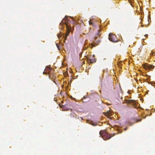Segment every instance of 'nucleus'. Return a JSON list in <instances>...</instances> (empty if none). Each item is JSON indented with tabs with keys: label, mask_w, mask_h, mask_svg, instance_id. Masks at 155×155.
<instances>
[{
	"label": "nucleus",
	"mask_w": 155,
	"mask_h": 155,
	"mask_svg": "<svg viewBox=\"0 0 155 155\" xmlns=\"http://www.w3.org/2000/svg\"><path fill=\"white\" fill-rule=\"evenodd\" d=\"M68 20V17L67 16H65L64 18L61 21V23H60V26L61 25V26L63 24H65L67 28V32L66 34H65V37L64 40L66 39V38L67 37V36L69 35L70 31L71 29V27L68 26V25L67 24L66 22V21Z\"/></svg>",
	"instance_id": "f257e3e1"
},
{
	"label": "nucleus",
	"mask_w": 155,
	"mask_h": 155,
	"mask_svg": "<svg viewBox=\"0 0 155 155\" xmlns=\"http://www.w3.org/2000/svg\"><path fill=\"white\" fill-rule=\"evenodd\" d=\"M99 134L101 137L105 140L109 139L113 136L107 134L105 130H101L100 131Z\"/></svg>",
	"instance_id": "f03ea898"
},
{
	"label": "nucleus",
	"mask_w": 155,
	"mask_h": 155,
	"mask_svg": "<svg viewBox=\"0 0 155 155\" xmlns=\"http://www.w3.org/2000/svg\"><path fill=\"white\" fill-rule=\"evenodd\" d=\"M49 78L51 79L52 81L54 80L56 78V76L54 74H53L54 71L49 66Z\"/></svg>",
	"instance_id": "7ed1b4c3"
},
{
	"label": "nucleus",
	"mask_w": 155,
	"mask_h": 155,
	"mask_svg": "<svg viewBox=\"0 0 155 155\" xmlns=\"http://www.w3.org/2000/svg\"><path fill=\"white\" fill-rule=\"evenodd\" d=\"M109 39L113 42H117L118 40L116 38V36L113 34H109Z\"/></svg>",
	"instance_id": "20e7f679"
},
{
	"label": "nucleus",
	"mask_w": 155,
	"mask_h": 155,
	"mask_svg": "<svg viewBox=\"0 0 155 155\" xmlns=\"http://www.w3.org/2000/svg\"><path fill=\"white\" fill-rule=\"evenodd\" d=\"M94 55H93V56L91 57L89 59H87L88 62L90 63H95L96 61V58H94Z\"/></svg>",
	"instance_id": "39448f33"
},
{
	"label": "nucleus",
	"mask_w": 155,
	"mask_h": 155,
	"mask_svg": "<svg viewBox=\"0 0 155 155\" xmlns=\"http://www.w3.org/2000/svg\"><path fill=\"white\" fill-rule=\"evenodd\" d=\"M143 68L147 70L151 69H154V66L152 65L148 64L144 66Z\"/></svg>",
	"instance_id": "423d86ee"
},
{
	"label": "nucleus",
	"mask_w": 155,
	"mask_h": 155,
	"mask_svg": "<svg viewBox=\"0 0 155 155\" xmlns=\"http://www.w3.org/2000/svg\"><path fill=\"white\" fill-rule=\"evenodd\" d=\"M116 97L117 99L119 101H120L122 99V97H121L120 98L119 97V95L118 94L117 95Z\"/></svg>",
	"instance_id": "0eeeda50"
},
{
	"label": "nucleus",
	"mask_w": 155,
	"mask_h": 155,
	"mask_svg": "<svg viewBox=\"0 0 155 155\" xmlns=\"http://www.w3.org/2000/svg\"><path fill=\"white\" fill-rule=\"evenodd\" d=\"M48 69V67H47V68H46L45 70V71L44 72H43V74H48V71H47V69Z\"/></svg>",
	"instance_id": "6e6552de"
},
{
	"label": "nucleus",
	"mask_w": 155,
	"mask_h": 155,
	"mask_svg": "<svg viewBox=\"0 0 155 155\" xmlns=\"http://www.w3.org/2000/svg\"><path fill=\"white\" fill-rule=\"evenodd\" d=\"M86 98H88V97H84L83 98H82V101H83V102H87V101H86L85 100V99Z\"/></svg>",
	"instance_id": "1a4fd4ad"
},
{
	"label": "nucleus",
	"mask_w": 155,
	"mask_h": 155,
	"mask_svg": "<svg viewBox=\"0 0 155 155\" xmlns=\"http://www.w3.org/2000/svg\"><path fill=\"white\" fill-rule=\"evenodd\" d=\"M89 23L90 25H91L92 26H94V24L91 22V20L89 21Z\"/></svg>",
	"instance_id": "9d476101"
},
{
	"label": "nucleus",
	"mask_w": 155,
	"mask_h": 155,
	"mask_svg": "<svg viewBox=\"0 0 155 155\" xmlns=\"http://www.w3.org/2000/svg\"><path fill=\"white\" fill-rule=\"evenodd\" d=\"M150 55H151L152 56H154L155 55V53L153 52H152L150 54Z\"/></svg>",
	"instance_id": "9b49d317"
},
{
	"label": "nucleus",
	"mask_w": 155,
	"mask_h": 155,
	"mask_svg": "<svg viewBox=\"0 0 155 155\" xmlns=\"http://www.w3.org/2000/svg\"><path fill=\"white\" fill-rule=\"evenodd\" d=\"M133 101L132 100H128L127 102V103H130L131 102H132Z\"/></svg>",
	"instance_id": "f8f14e48"
},
{
	"label": "nucleus",
	"mask_w": 155,
	"mask_h": 155,
	"mask_svg": "<svg viewBox=\"0 0 155 155\" xmlns=\"http://www.w3.org/2000/svg\"><path fill=\"white\" fill-rule=\"evenodd\" d=\"M56 45L58 49V50H60V48L59 45H58L57 44H56Z\"/></svg>",
	"instance_id": "ddd939ff"
},
{
	"label": "nucleus",
	"mask_w": 155,
	"mask_h": 155,
	"mask_svg": "<svg viewBox=\"0 0 155 155\" xmlns=\"http://www.w3.org/2000/svg\"><path fill=\"white\" fill-rule=\"evenodd\" d=\"M100 30H99L98 33L97 34V35L98 36H99V35H100Z\"/></svg>",
	"instance_id": "4468645a"
},
{
	"label": "nucleus",
	"mask_w": 155,
	"mask_h": 155,
	"mask_svg": "<svg viewBox=\"0 0 155 155\" xmlns=\"http://www.w3.org/2000/svg\"><path fill=\"white\" fill-rule=\"evenodd\" d=\"M58 38H59V39H60V38H61V35H60L59 34L58 35Z\"/></svg>",
	"instance_id": "2eb2a0df"
},
{
	"label": "nucleus",
	"mask_w": 155,
	"mask_h": 155,
	"mask_svg": "<svg viewBox=\"0 0 155 155\" xmlns=\"http://www.w3.org/2000/svg\"><path fill=\"white\" fill-rule=\"evenodd\" d=\"M91 46H92V47H91V48H92L93 47H94V46H95V45H94V44H91Z\"/></svg>",
	"instance_id": "dca6fc26"
},
{
	"label": "nucleus",
	"mask_w": 155,
	"mask_h": 155,
	"mask_svg": "<svg viewBox=\"0 0 155 155\" xmlns=\"http://www.w3.org/2000/svg\"><path fill=\"white\" fill-rule=\"evenodd\" d=\"M107 113L108 115H110V112H109V111H107Z\"/></svg>",
	"instance_id": "f3484780"
},
{
	"label": "nucleus",
	"mask_w": 155,
	"mask_h": 155,
	"mask_svg": "<svg viewBox=\"0 0 155 155\" xmlns=\"http://www.w3.org/2000/svg\"><path fill=\"white\" fill-rule=\"evenodd\" d=\"M141 119H140L139 120L137 121V122H138V121H141Z\"/></svg>",
	"instance_id": "a211bd4d"
},
{
	"label": "nucleus",
	"mask_w": 155,
	"mask_h": 155,
	"mask_svg": "<svg viewBox=\"0 0 155 155\" xmlns=\"http://www.w3.org/2000/svg\"><path fill=\"white\" fill-rule=\"evenodd\" d=\"M145 36L146 37H147V36H148V35L146 34V35H145Z\"/></svg>",
	"instance_id": "6ab92c4d"
},
{
	"label": "nucleus",
	"mask_w": 155,
	"mask_h": 155,
	"mask_svg": "<svg viewBox=\"0 0 155 155\" xmlns=\"http://www.w3.org/2000/svg\"><path fill=\"white\" fill-rule=\"evenodd\" d=\"M145 76H148V75H147V74H146V75H145Z\"/></svg>",
	"instance_id": "aec40b11"
},
{
	"label": "nucleus",
	"mask_w": 155,
	"mask_h": 155,
	"mask_svg": "<svg viewBox=\"0 0 155 155\" xmlns=\"http://www.w3.org/2000/svg\"><path fill=\"white\" fill-rule=\"evenodd\" d=\"M127 129V128L125 129V130H126Z\"/></svg>",
	"instance_id": "412c9836"
},
{
	"label": "nucleus",
	"mask_w": 155,
	"mask_h": 155,
	"mask_svg": "<svg viewBox=\"0 0 155 155\" xmlns=\"http://www.w3.org/2000/svg\"><path fill=\"white\" fill-rule=\"evenodd\" d=\"M71 17V18H72V17Z\"/></svg>",
	"instance_id": "4be33fe9"
},
{
	"label": "nucleus",
	"mask_w": 155,
	"mask_h": 155,
	"mask_svg": "<svg viewBox=\"0 0 155 155\" xmlns=\"http://www.w3.org/2000/svg\"><path fill=\"white\" fill-rule=\"evenodd\" d=\"M149 77H150V76H149Z\"/></svg>",
	"instance_id": "5701e85b"
}]
</instances>
